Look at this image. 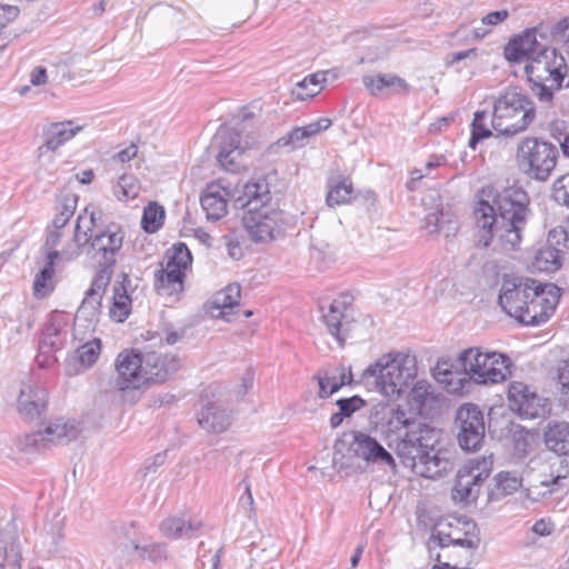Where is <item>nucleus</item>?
I'll list each match as a JSON object with an SVG mask.
<instances>
[{
	"mask_svg": "<svg viewBox=\"0 0 569 569\" xmlns=\"http://www.w3.org/2000/svg\"><path fill=\"white\" fill-rule=\"evenodd\" d=\"M528 193L519 187H510L488 200H479L475 207L476 243L488 248L493 240L502 250H516L531 214Z\"/></svg>",
	"mask_w": 569,
	"mask_h": 569,
	"instance_id": "1",
	"label": "nucleus"
},
{
	"mask_svg": "<svg viewBox=\"0 0 569 569\" xmlns=\"http://www.w3.org/2000/svg\"><path fill=\"white\" fill-rule=\"evenodd\" d=\"M236 204L246 210L242 224L253 242L276 240L291 223L290 214L272 201L266 178L247 182Z\"/></svg>",
	"mask_w": 569,
	"mask_h": 569,
	"instance_id": "2",
	"label": "nucleus"
},
{
	"mask_svg": "<svg viewBox=\"0 0 569 569\" xmlns=\"http://www.w3.org/2000/svg\"><path fill=\"white\" fill-rule=\"evenodd\" d=\"M97 220L94 211L89 218L78 216L72 241L61 250V259L67 262L72 261L81 254L83 248L88 247L87 253L100 267L98 271H104L111 278L117 261L116 254L123 244L124 232L116 223L102 227L97 223Z\"/></svg>",
	"mask_w": 569,
	"mask_h": 569,
	"instance_id": "3",
	"label": "nucleus"
},
{
	"mask_svg": "<svg viewBox=\"0 0 569 569\" xmlns=\"http://www.w3.org/2000/svg\"><path fill=\"white\" fill-rule=\"evenodd\" d=\"M463 377L448 368L447 362H438L433 371L435 379L457 392L463 388V382L473 380L480 385H495L505 381L510 375L511 360L500 352H482L479 348L462 351L457 360Z\"/></svg>",
	"mask_w": 569,
	"mask_h": 569,
	"instance_id": "4",
	"label": "nucleus"
},
{
	"mask_svg": "<svg viewBox=\"0 0 569 569\" xmlns=\"http://www.w3.org/2000/svg\"><path fill=\"white\" fill-rule=\"evenodd\" d=\"M417 376L416 357L405 352H389L363 370L360 381L375 386L385 397L405 393Z\"/></svg>",
	"mask_w": 569,
	"mask_h": 569,
	"instance_id": "5",
	"label": "nucleus"
},
{
	"mask_svg": "<svg viewBox=\"0 0 569 569\" xmlns=\"http://www.w3.org/2000/svg\"><path fill=\"white\" fill-rule=\"evenodd\" d=\"M536 118V106L519 87H509L493 102L491 127L497 136L515 137Z\"/></svg>",
	"mask_w": 569,
	"mask_h": 569,
	"instance_id": "6",
	"label": "nucleus"
},
{
	"mask_svg": "<svg viewBox=\"0 0 569 569\" xmlns=\"http://www.w3.org/2000/svg\"><path fill=\"white\" fill-rule=\"evenodd\" d=\"M391 431L405 429V433L397 446L398 456L403 463L416 467V462L427 457L429 451H435L439 442V431L428 423L407 416L406 411L398 408L392 410L388 422Z\"/></svg>",
	"mask_w": 569,
	"mask_h": 569,
	"instance_id": "7",
	"label": "nucleus"
},
{
	"mask_svg": "<svg viewBox=\"0 0 569 569\" xmlns=\"http://www.w3.org/2000/svg\"><path fill=\"white\" fill-rule=\"evenodd\" d=\"M566 59L555 48L546 47L526 64L531 90L541 102H551L567 76Z\"/></svg>",
	"mask_w": 569,
	"mask_h": 569,
	"instance_id": "8",
	"label": "nucleus"
},
{
	"mask_svg": "<svg viewBox=\"0 0 569 569\" xmlns=\"http://www.w3.org/2000/svg\"><path fill=\"white\" fill-rule=\"evenodd\" d=\"M519 169L529 178L547 181L556 168L559 150L556 144L538 137H526L517 147Z\"/></svg>",
	"mask_w": 569,
	"mask_h": 569,
	"instance_id": "9",
	"label": "nucleus"
},
{
	"mask_svg": "<svg viewBox=\"0 0 569 569\" xmlns=\"http://www.w3.org/2000/svg\"><path fill=\"white\" fill-rule=\"evenodd\" d=\"M166 266L154 273V288L160 296L172 297L183 291L186 270L192 262V256L183 242H179L166 252Z\"/></svg>",
	"mask_w": 569,
	"mask_h": 569,
	"instance_id": "10",
	"label": "nucleus"
},
{
	"mask_svg": "<svg viewBox=\"0 0 569 569\" xmlns=\"http://www.w3.org/2000/svg\"><path fill=\"white\" fill-rule=\"evenodd\" d=\"M79 432L80 428L73 420L56 418L49 420L42 429L19 437L16 446L20 451L31 453L46 449L52 443H68L74 440Z\"/></svg>",
	"mask_w": 569,
	"mask_h": 569,
	"instance_id": "11",
	"label": "nucleus"
},
{
	"mask_svg": "<svg viewBox=\"0 0 569 569\" xmlns=\"http://www.w3.org/2000/svg\"><path fill=\"white\" fill-rule=\"evenodd\" d=\"M491 457H481L468 460L459 468L455 486L451 491L453 501L469 503L476 501L483 481L492 470Z\"/></svg>",
	"mask_w": 569,
	"mask_h": 569,
	"instance_id": "12",
	"label": "nucleus"
},
{
	"mask_svg": "<svg viewBox=\"0 0 569 569\" xmlns=\"http://www.w3.org/2000/svg\"><path fill=\"white\" fill-rule=\"evenodd\" d=\"M348 446V451L361 458L369 463L383 465L396 469L397 465L392 455L387 451L378 440L362 431H351L345 433L342 439H338L333 446L336 453H343Z\"/></svg>",
	"mask_w": 569,
	"mask_h": 569,
	"instance_id": "13",
	"label": "nucleus"
},
{
	"mask_svg": "<svg viewBox=\"0 0 569 569\" xmlns=\"http://www.w3.org/2000/svg\"><path fill=\"white\" fill-rule=\"evenodd\" d=\"M560 289L551 282L538 281L530 293L529 300L516 320L526 326L545 323L555 312L559 303Z\"/></svg>",
	"mask_w": 569,
	"mask_h": 569,
	"instance_id": "14",
	"label": "nucleus"
},
{
	"mask_svg": "<svg viewBox=\"0 0 569 569\" xmlns=\"http://www.w3.org/2000/svg\"><path fill=\"white\" fill-rule=\"evenodd\" d=\"M455 426L457 440L466 452L481 449L486 437V423L483 412L477 405H462L456 412Z\"/></svg>",
	"mask_w": 569,
	"mask_h": 569,
	"instance_id": "15",
	"label": "nucleus"
},
{
	"mask_svg": "<svg viewBox=\"0 0 569 569\" xmlns=\"http://www.w3.org/2000/svg\"><path fill=\"white\" fill-rule=\"evenodd\" d=\"M507 398L509 408L522 419L543 418L550 411L547 399L521 381L509 385Z\"/></svg>",
	"mask_w": 569,
	"mask_h": 569,
	"instance_id": "16",
	"label": "nucleus"
},
{
	"mask_svg": "<svg viewBox=\"0 0 569 569\" xmlns=\"http://www.w3.org/2000/svg\"><path fill=\"white\" fill-rule=\"evenodd\" d=\"M538 280L529 277L505 279L501 286L498 303L510 317L517 318L529 300Z\"/></svg>",
	"mask_w": 569,
	"mask_h": 569,
	"instance_id": "17",
	"label": "nucleus"
},
{
	"mask_svg": "<svg viewBox=\"0 0 569 569\" xmlns=\"http://www.w3.org/2000/svg\"><path fill=\"white\" fill-rule=\"evenodd\" d=\"M212 148L218 149L217 162L229 172H237L240 169L238 159L244 152L246 147L241 144L239 130L221 126L213 137Z\"/></svg>",
	"mask_w": 569,
	"mask_h": 569,
	"instance_id": "18",
	"label": "nucleus"
},
{
	"mask_svg": "<svg viewBox=\"0 0 569 569\" xmlns=\"http://www.w3.org/2000/svg\"><path fill=\"white\" fill-rule=\"evenodd\" d=\"M48 391L43 387L22 385L17 400L20 417L26 422L46 425L43 419L48 411Z\"/></svg>",
	"mask_w": 569,
	"mask_h": 569,
	"instance_id": "19",
	"label": "nucleus"
},
{
	"mask_svg": "<svg viewBox=\"0 0 569 569\" xmlns=\"http://www.w3.org/2000/svg\"><path fill=\"white\" fill-rule=\"evenodd\" d=\"M142 369V353L134 351L120 352L116 360V370L118 373L116 387L121 391L140 389L143 387Z\"/></svg>",
	"mask_w": 569,
	"mask_h": 569,
	"instance_id": "20",
	"label": "nucleus"
},
{
	"mask_svg": "<svg viewBox=\"0 0 569 569\" xmlns=\"http://www.w3.org/2000/svg\"><path fill=\"white\" fill-rule=\"evenodd\" d=\"M110 277L104 271H98L87 290L86 296L77 310L76 320L97 322L102 307V297L110 282Z\"/></svg>",
	"mask_w": 569,
	"mask_h": 569,
	"instance_id": "21",
	"label": "nucleus"
},
{
	"mask_svg": "<svg viewBox=\"0 0 569 569\" xmlns=\"http://www.w3.org/2000/svg\"><path fill=\"white\" fill-rule=\"evenodd\" d=\"M142 358L143 386L149 383H162L179 368V359L174 356L152 351L142 355Z\"/></svg>",
	"mask_w": 569,
	"mask_h": 569,
	"instance_id": "22",
	"label": "nucleus"
},
{
	"mask_svg": "<svg viewBox=\"0 0 569 569\" xmlns=\"http://www.w3.org/2000/svg\"><path fill=\"white\" fill-rule=\"evenodd\" d=\"M546 47L537 40L536 29H528L506 44L505 57L511 62H520L525 58L530 61Z\"/></svg>",
	"mask_w": 569,
	"mask_h": 569,
	"instance_id": "23",
	"label": "nucleus"
},
{
	"mask_svg": "<svg viewBox=\"0 0 569 569\" xmlns=\"http://www.w3.org/2000/svg\"><path fill=\"white\" fill-rule=\"evenodd\" d=\"M82 129V126H73L71 120L52 122L46 126L42 130L43 142L38 148L39 157H42L47 151L54 152Z\"/></svg>",
	"mask_w": 569,
	"mask_h": 569,
	"instance_id": "24",
	"label": "nucleus"
},
{
	"mask_svg": "<svg viewBox=\"0 0 569 569\" xmlns=\"http://www.w3.org/2000/svg\"><path fill=\"white\" fill-rule=\"evenodd\" d=\"M411 468L421 477L433 479L451 471L453 462L449 451L435 449V451H429L421 461L416 462V467Z\"/></svg>",
	"mask_w": 569,
	"mask_h": 569,
	"instance_id": "25",
	"label": "nucleus"
},
{
	"mask_svg": "<svg viewBox=\"0 0 569 569\" xmlns=\"http://www.w3.org/2000/svg\"><path fill=\"white\" fill-rule=\"evenodd\" d=\"M121 281L116 282L113 286L112 305L109 309V316L117 322H123L131 312V297L129 290L131 289V279L124 272H121Z\"/></svg>",
	"mask_w": 569,
	"mask_h": 569,
	"instance_id": "26",
	"label": "nucleus"
},
{
	"mask_svg": "<svg viewBox=\"0 0 569 569\" xmlns=\"http://www.w3.org/2000/svg\"><path fill=\"white\" fill-rule=\"evenodd\" d=\"M198 422L208 432L220 433L231 425V415L223 406L208 402L199 412Z\"/></svg>",
	"mask_w": 569,
	"mask_h": 569,
	"instance_id": "27",
	"label": "nucleus"
},
{
	"mask_svg": "<svg viewBox=\"0 0 569 569\" xmlns=\"http://www.w3.org/2000/svg\"><path fill=\"white\" fill-rule=\"evenodd\" d=\"M546 448L559 457H569V422H549L543 431Z\"/></svg>",
	"mask_w": 569,
	"mask_h": 569,
	"instance_id": "28",
	"label": "nucleus"
},
{
	"mask_svg": "<svg viewBox=\"0 0 569 569\" xmlns=\"http://www.w3.org/2000/svg\"><path fill=\"white\" fill-rule=\"evenodd\" d=\"M33 322L32 310L28 306H22L14 315L3 318L2 333L9 341H18L31 329Z\"/></svg>",
	"mask_w": 569,
	"mask_h": 569,
	"instance_id": "29",
	"label": "nucleus"
},
{
	"mask_svg": "<svg viewBox=\"0 0 569 569\" xmlns=\"http://www.w3.org/2000/svg\"><path fill=\"white\" fill-rule=\"evenodd\" d=\"M226 192L217 184L208 186L200 198L201 207L209 220H219L227 213Z\"/></svg>",
	"mask_w": 569,
	"mask_h": 569,
	"instance_id": "30",
	"label": "nucleus"
},
{
	"mask_svg": "<svg viewBox=\"0 0 569 569\" xmlns=\"http://www.w3.org/2000/svg\"><path fill=\"white\" fill-rule=\"evenodd\" d=\"M200 528V521H192L186 515L169 517L160 526L162 535L171 539L191 538Z\"/></svg>",
	"mask_w": 569,
	"mask_h": 569,
	"instance_id": "31",
	"label": "nucleus"
},
{
	"mask_svg": "<svg viewBox=\"0 0 569 569\" xmlns=\"http://www.w3.org/2000/svg\"><path fill=\"white\" fill-rule=\"evenodd\" d=\"M21 559L19 538L0 532V569H21Z\"/></svg>",
	"mask_w": 569,
	"mask_h": 569,
	"instance_id": "32",
	"label": "nucleus"
},
{
	"mask_svg": "<svg viewBox=\"0 0 569 569\" xmlns=\"http://www.w3.org/2000/svg\"><path fill=\"white\" fill-rule=\"evenodd\" d=\"M241 297V287L239 283H230L224 289L218 291L211 300V312L216 317L224 318L228 309L239 305Z\"/></svg>",
	"mask_w": 569,
	"mask_h": 569,
	"instance_id": "33",
	"label": "nucleus"
},
{
	"mask_svg": "<svg viewBox=\"0 0 569 569\" xmlns=\"http://www.w3.org/2000/svg\"><path fill=\"white\" fill-rule=\"evenodd\" d=\"M347 307L346 301L333 300L329 307L328 311H325V307L320 306V311L322 312V320L326 323L329 332L337 339L340 346H343L346 336L345 331L341 329L342 323L341 320L343 318V310Z\"/></svg>",
	"mask_w": 569,
	"mask_h": 569,
	"instance_id": "34",
	"label": "nucleus"
},
{
	"mask_svg": "<svg viewBox=\"0 0 569 569\" xmlns=\"http://www.w3.org/2000/svg\"><path fill=\"white\" fill-rule=\"evenodd\" d=\"M432 387L425 380L417 381L410 389L408 402L412 410L419 415H426L431 409L437 397L432 392Z\"/></svg>",
	"mask_w": 569,
	"mask_h": 569,
	"instance_id": "35",
	"label": "nucleus"
},
{
	"mask_svg": "<svg viewBox=\"0 0 569 569\" xmlns=\"http://www.w3.org/2000/svg\"><path fill=\"white\" fill-rule=\"evenodd\" d=\"M562 266V249L552 246H543L536 251L531 267L540 272H555Z\"/></svg>",
	"mask_w": 569,
	"mask_h": 569,
	"instance_id": "36",
	"label": "nucleus"
},
{
	"mask_svg": "<svg viewBox=\"0 0 569 569\" xmlns=\"http://www.w3.org/2000/svg\"><path fill=\"white\" fill-rule=\"evenodd\" d=\"M495 487L488 493L489 501H498L512 495L522 486V479L510 471H501L495 477Z\"/></svg>",
	"mask_w": 569,
	"mask_h": 569,
	"instance_id": "37",
	"label": "nucleus"
},
{
	"mask_svg": "<svg viewBox=\"0 0 569 569\" xmlns=\"http://www.w3.org/2000/svg\"><path fill=\"white\" fill-rule=\"evenodd\" d=\"M329 191L326 201L329 207L340 206L349 202L352 196V182L349 178H329Z\"/></svg>",
	"mask_w": 569,
	"mask_h": 569,
	"instance_id": "38",
	"label": "nucleus"
},
{
	"mask_svg": "<svg viewBox=\"0 0 569 569\" xmlns=\"http://www.w3.org/2000/svg\"><path fill=\"white\" fill-rule=\"evenodd\" d=\"M425 222L426 228L430 229V232L443 233L447 238L456 236L459 230L458 221L446 216L442 209L438 208L426 216Z\"/></svg>",
	"mask_w": 569,
	"mask_h": 569,
	"instance_id": "39",
	"label": "nucleus"
},
{
	"mask_svg": "<svg viewBox=\"0 0 569 569\" xmlns=\"http://www.w3.org/2000/svg\"><path fill=\"white\" fill-rule=\"evenodd\" d=\"M61 258V251L47 252V261L44 267L36 274L33 281V290L36 295H46L53 289L52 277L54 273V261Z\"/></svg>",
	"mask_w": 569,
	"mask_h": 569,
	"instance_id": "40",
	"label": "nucleus"
},
{
	"mask_svg": "<svg viewBox=\"0 0 569 569\" xmlns=\"http://www.w3.org/2000/svg\"><path fill=\"white\" fill-rule=\"evenodd\" d=\"M362 83L373 96H377L383 88H408L407 82L396 74L363 76Z\"/></svg>",
	"mask_w": 569,
	"mask_h": 569,
	"instance_id": "41",
	"label": "nucleus"
},
{
	"mask_svg": "<svg viewBox=\"0 0 569 569\" xmlns=\"http://www.w3.org/2000/svg\"><path fill=\"white\" fill-rule=\"evenodd\" d=\"M166 211L157 202H149L143 209L141 228L148 233L157 232L163 224Z\"/></svg>",
	"mask_w": 569,
	"mask_h": 569,
	"instance_id": "42",
	"label": "nucleus"
},
{
	"mask_svg": "<svg viewBox=\"0 0 569 569\" xmlns=\"http://www.w3.org/2000/svg\"><path fill=\"white\" fill-rule=\"evenodd\" d=\"M326 74L327 72H317L307 76L302 81L297 83L292 94L299 100L315 97L320 92V84L326 80Z\"/></svg>",
	"mask_w": 569,
	"mask_h": 569,
	"instance_id": "43",
	"label": "nucleus"
},
{
	"mask_svg": "<svg viewBox=\"0 0 569 569\" xmlns=\"http://www.w3.org/2000/svg\"><path fill=\"white\" fill-rule=\"evenodd\" d=\"M101 351V341L93 339L80 346L74 353V360L79 362L80 369L90 368L98 359Z\"/></svg>",
	"mask_w": 569,
	"mask_h": 569,
	"instance_id": "44",
	"label": "nucleus"
},
{
	"mask_svg": "<svg viewBox=\"0 0 569 569\" xmlns=\"http://www.w3.org/2000/svg\"><path fill=\"white\" fill-rule=\"evenodd\" d=\"M137 556L141 560H149L153 563L164 561L168 558L167 545L164 542H140Z\"/></svg>",
	"mask_w": 569,
	"mask_h": 569,
	"instance_id": "45",
	"label": "nucleus"
},
{
	"mask_svg": "<svg viewBox=\"0 0 569 569\" xmlns=\"http://www.w3.org/2000/svg\"><path fill=\"white\" fill-rule=\"evenodd\" d=\"M486 111H477L473 114V120L471 123V137L468 143L471 149H476L480 141L492 136V131L486 126Z\"/></svg>",
	"mask_w": 569,
	"mask_h": 569,
	"instance_id": "46",
	"label": "nucleus"
},
{
	"mask_svg": "<svg viewBox=\"0 0 569 569\" xmlns=\"http://www.w3.org/2000/svg\"><path fill=\"white\" fill-rule=\"evenodd\" d=\"M118 539L119 547H121L128 556L138 553L141 540L138 537V532L136 531L133 523L122 527Z\"/></svg>",
	"mask_w": 569,
	"mask_h": 569,
	"instance_id": "47",
	"label": "nucleus"
},
{
	"mask_svg": "<svg viewBox=\"0 0 569 569\" xmlns=\"http://www.w3.org/2000/svg\"><path fill=\"white\" fill-rule=\"evenodd\" d=\"M139 187L132 176L122 174L114 187V194L118 199H133L138 196Z\"/></svg>",
	"mask_w": 569,
	"mask_h": 569,
	"instance_id": "48",
	"label": "nucleus"
},
{
	"mask_svg": "<svg viewBox=\"0 0 569 569\" xmlns=\"http://www.w3.org/2000/svg\"><path fill=\"white\" fill-rule=\"evenodd\" d=\"M569 475L568 463L565 461H560L557 469L555 466H551L550 475L547 479L541 481V486L547 487L549 492L555 490V487L559 485V482L567 478Z\"/></svg>",
	"mask_w": 569,
	"mask_h": 569,
	"instance_id": "49",
	"label": "nucleus"
},
{
	"mask_svg": "<svg viewBox=\"0 0 569 569\" xmlns=\"http://www.w3.org/2000/svg\"><path fill=\"white\" fill-rule=\"evenodd\" d=\"M342 416L351 417L356 411L366 406V401L360 396H352L349 398H340L336 401Z\"/></svg>",
	"mask_w": 569,
	"mask_h": 569,
	"instance_id": "50",
	"label": "nucleus"
},
{
	"mask_svg": "<svg viewBox=\"0 0 569 569\" xmlns=\"http://www.w3.org/2000/svg\"><path fill=\"white\" fill-rule=\"evenodd\" d=\"M305 144L303 133L298 128L292 129L289 133L278 139V141L270 146L273 150L280 147L291 146L292 149L302 147Z\"/></svg>",
	"mask_w": 569,
	"mask_h": 569,
	"instance_id": "51",
	"label": "nucleus"
},
{
	"mask_svg": "<svg viewBox=\"0 0 569 569\" xmlns=\"http://www.w3.org/2000/svg\"><path fill=\"white\" fill-rule=\"evenodd\" d=\"M339 366L320 370L318 375L323 378V381L330 383V392H337L345 386V380L341 379Z\"/></svg>",
	"mask_w": 569,
	"mask_h": 569,
	"instance_id": "52",
	"label": "nucleus"
},
{
	"mask_svg": "<svg viewBox=\"0 0 569 569\" xmlns=\"http://www.w3.org/2000/svg\"><path fill=\"white\" fill-rule=\"evenodd\" d=\"M78 197L73 193H64L59 196L57 210L58 212H63V214L71 219L77 209Z\"/></svg>",
	"mask_w": 569,
	"mask_h": 569,
	"instance_id": "53",
	"label": "nucleus"
},
{
	"mask_svg": "<svg viewBox=\"0 0 569 569\" xmlns=\"http://www.w3.org/2000/svg\"><path fill=\"white\" fill-rule=\"evenodd\" d=\"M568 232L565 228L558 227L549 231L546 246H552L563 250L568 241Z\"/></svg>",
	"mask_w": 569,
	"mask_h": 569,
	"instance_id": "54",
	"label": "nucleus"
},
{
	"mask_svg": "<svg viewBox=\"0 0 569 569\" xmlns=\"http://www.w3.org/2000/svg\"><path fill=\"white\" fill-rule=\"evenodd\" d=\"M59 315L53 313L50 316L49 320L46 322L41 337L54 338L56 336H60L62 329V322L59 320Z\"/></svg>",
	"mask_w": 569,
	"mask_h": 569,
	"instance_id": "55",
	"label": "nucleus"
},
{
	"mask_svg": "<svg viewBox=\"0 0 569 569\" xmlns=\"http://www.w3.org/2000/svg\"><path fill=\"white\" fill-rule=\"evenodd\" d=\"M20 9L16 6H0V31L19 16Z\"/></svg>",
	"mask_w": 569,
	"mask_h": 569,
	"instance_id": "56",
	"label": "nucleus"
},
{
	"mask_svg": "<svg viewBox=\"0 0 569 569\" xmlns=\"http://www.w3.org/2000/svg\"><path fill=\"white\" fill-rule=\"evenodd\" d=\"M445 525L451 527V523H439L438 526L440 529H436L431 536V541L441 548L451 545V542H448V540H453V535L443 530Z\"/></svg>",
	"mask_w": 569,
	"mask_h": 569,
	"instance_id": "57",
	"label": "nucleus"
},
{
	"mask_svg": "<svg viewBox=\"0 0 569 569\" xmlns=\"http://www.w3.org/2000/svg\"><path fill=\"white\" fill-rule=\"evenodd\" d=\"M62 341L60 336H56L54 338L41 337L39 342V350L42 355H49L60 349Z\"/></svg>",
	"mask_w": 569,
	"mask_h": 569,
	"instance_id": "58",
	"label": "nucleus"
},
{
	"mask_svg": "<svg viewBox=\"0 0 569 569\" xmlns=\"http://www.w3.org/2000/svg\"><path fill=\"white\" fill-rule=\"evenodd\" d=\"M551 33L555 39L569 43V19L565 18L555 24Z\"/></svg>",
	"mask_w": 569,
	"mask_h": 569,
	"instance_id": "59",
	"label": "nucleus"
},
{
	"mask_svg": "<svg viewBox=\"0 0 569 569\" xmlns=\"http://www.w3.org/2000/svg\"><path fill=\"white\" fill-rule=\"evenodd\" d=\"M512 439H513V445H515L516 451L518 453L526 455L530 447L528 433L522 430L516 431L512 435Z\"/></svg>",
	"mask_w": 569,
	"mask_h": 569,
	"instance_id": "60",
	"label": "nucleus"
},
{
	"mask_svg": "<svg viewBox=\"0 0 569 569\" xmlns=\"http://www.w3.org/2000/svg\"><path fill=\"white\" fill-rule=\"evenodd\" d=\"M62 229H56L53 227H48L47 237L44 242V248L49 251H57L56 247L59 244L60 239L62 237Z\"/></svg>",
	"mask_w": 569,
	"mask_h": 569,
	"instance_id": "61",
	"label": "nucleus"
},
{
	"mask_svg": "<svg viewBox=\"0 0 569 569\" xmlns=\"http://www.w3.org/2000/svg\"><path fill=\"white\" fill-rule=\"evenodd\" d=\"M509 17L508 10H497L489 12L481 19V23L485 26H497L503 22Z\"/></svg>",
	"mask_w": 569,
	"mask_h": 569,
	"instance_id": "62",
	"label": "nucleus"
},
{
	"mask_svg": "<svg viewBox=\"0 0 569 569\" xmlns=\"http://www.w3.org/2000/svg\"><path fill=\"white\" fill-rule=\"evenodd\" d=\"M452 546H459L467 549H477L480 545V538L472 536L471 538H461L453 536V540H448Z\"/></svg>",
	"mask_w": 569,
	"mask_h": 569,
	"instance_id": "63",
	"label": "nucleus"
},
{
	"mask_svg": "<svg viewBox=\"0 0 569 569\" xmlns=\"http://www.w3.org/2000/svg\"><path fill=\"white\" fill-rule=\"evenodd\" d=\"M558 380L561 385L562 397H566L569 393V365L566 361L565 366L559 369Z\"/></svg>",
	"mask_w": 569,
	"mask_h": 569,
	"instance_id": "64",
	"label": "nucleus"
}]
</instances>
